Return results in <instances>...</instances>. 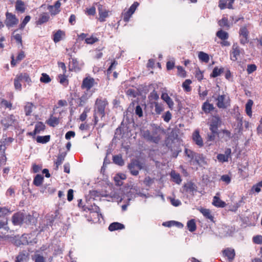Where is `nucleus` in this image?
<instances>
[{
    "instance_id": "f257e3e1",
    "label": "nucleus",
    "mask_w": 262,
    "mask_h": 262,
    "mask_svg": "<svg viewBox=\"0 0 262 262\" xmlns=\"http://www.w3.org/2000/svg\"><path fill=\"white\" fill-rule=\"evenodd\" d=\"M108 102L106 98L102 97H99L95 101L94 106V123L96 124L99 118H102L105 116V110L108 106Z\"/></svg>"
},
{
    "instance_id": "f03ea898",
    "label": "nucleus",
    "mask_w": 262,
    "mask_h": 262,
    "mask_svg": "<svg viewBox=\"0 0 262 262\" xmlns=\"http://www.w3.org/2000/svg\"><path fill=\"white\" fill-rule=\"evenodd\" d=\"M214 98L216 101V105L219 108L226 109L230 105V99L228 95H219Z\"/></svg>"
},
{
    "instance_id": "7ed1b4c3",
    "label": "nucleus",
    "mask_w": 262,
    "mask_h": 262,
    "mask_svg": "<svg viewBox=\"0 0 262 262\" xmlns=\"http://www.w3.org/2000/svg\"><path fill=\"white\" fill-rule=\"evenodd\" d=\"M144 164L138 160H134L128 165L131 174L133 176H137L139 170L143 168Z\"/></svg>"
},
{
    "instance_id": "20e7f679",
    "label": "nucleus",
    "mask_w": 262,
    "mask_h": 262,
    "mask_svg": "<svg viewBox=\"0 0 262 262\" xmlns=\"http://www.w3.org/2000/svg\"><path fill=\"white\" fill-rule=\"evenodd\" d=\"M25 218L30 220L32 216L30 215H25L21 212L14 213L12 216L13 224L14 225H20L24 222Z\"/></svg>"
},
{
    "instance_id": "39448f33",
    "label": "nucleus",
    "mask_w": 262,
    "mask_h": 262,
    "mask_svg": "<svg viewBox=\"0 0 262 262\" xmlns=\"http://www.w3.org/2000/svg\"><path fill=\"white\" fill-rule=\"evenodd\" d=\"M142 136L144 139L147 141L152 142L155 143H158L160 140V137L158 135L156 131L153 132L152 134H150L148 130H146L143 132Z\"/></svg>"
},
{
    "instance_id": "423d86ee",
    "label": "nucleus",
    "mask_w": 262,
    "mask_h": 262,
    "mask_svg": "<svg viewBox=\"0 0 262 262\" xmlns=\"http://www.w3.org/2000/svg\"><path fill=\"white\" fill-rule=\"evenodd\" d=\"M88 209L90 211L91 217L95 218L93 221L95 222H100V219L102 217V216L100 213L99 207L97 206L94 205L91 206Z\"/></svg>"
},
{
    "instance_id": "0eeeda50",
    "label": "nucleus",
    "mask_w": 262,
    "mask_h": 262,
    "mask_svg": "<svg viewBox=\"0 0 262 262\" xmlns=\"http://www.w3.org/2000/svg\"><path fill=\"white\" fill-rule=\"evenodd\" d=\"M16 122L15 117L13 115H8L1 120V123L4 127V130H6L9 127L14 125Z\"/></svg>"
},
{
    "instance_id": "6e6552de",
    "label": "nucleus",
    "mask_w": 262,
    "mask_h": 262,
    "mask_svg": "<svg viewBox=\"0 0 262 262\" xmlns=\"http://www.w3.org/2000/svg\"><path fill=\"white\" fill-rule=\"evenodd\" d=\"M95 84H97L95 79L90 77H88L83 79L82 84L81 88L82 89H85L87 92L91 91V89L93 88Z\"/></svg>"
},
{
    "instance_id": "1a4fd4ad",
    "label": "nucleus",
    "mask_w": 262,
    "mask_h": 262,
    "mask_svg": "<svg viewBox=\"0 0 262 262\" xmlns=\"http://www.w3.org/2000/svg\"><path fill=\"white\" fill-rule=\"evenodd\" d=\"M231 149L229 148L225 149V154H219L217 155L216 158L217 160L221 162L224 163L228 162L229 158H231Z\"/></svg>"
},
{
    "instance_id": "9d476101",
    "label": "nucleus",
    "mask_w": 262,
    "mask_h": 262,
    "mask_svg": "<svg viewBox=\"0 0 262 262\" xmlns=\"http://www.w3.org/2000/svg\"><path fill=\"white\" fill-rule=\"evenodd\" d=\"M223 255L226 257L230 262H232L235 256V252L232 248H227L222 251Z\"/></svg>"
},
{
    "instance_id": "9b49d317",
    "label": "nucleus",
    "mask_w": 262,
    "mask_h": 262,
    "mask_svg": "<svg viewBox=\"0 0 262 262\" xmlns=\"http://www.w3.org/2000/svg\"><path fill=\"white\" fill-rule=\"evenodd\" d=\"M98 11L99 13V20L101 22L105 21V18L108 16V11L102 5L98 4Z\"/></svg>"
},
{
    "instance_id": "f8f14e48",
    "label": "nucleus",
    "mask_w": 262,
    "mask_h": 262,
    "mask_svg": "<svg viewBox=\"0 0 262 262\" xmlns=\"http://www.w3.org/2000/svg\"><path fill=\"white\" fill-rule=\"evenodd\" d=\"M241 54V49L237 43H233L231 51L230 59L235 61L237 60L238 57Z\"/></svg>"
},
{
    "instance_id": "ddd939ff",
    "label": "nucleus",
    "mask_w": 262,
    "mask_h": 262,
    "mask_svg": "<svg viewBox=\"0 0 262 262\" xmlns=\"http://www.w3.org/2000/svg\"><path fill=\"white\" fill-rule=\"evenodd\" d=\"M220 122L219 117L214 116L212 118L209 125V129L212 133H217L218 126Z\"/></svg>"
},
{
    "instance_id": "4468645a",
    "label": "nucleus",
    "mask_w": 262,
    "mask_h": 262,
    "mask_svg": "<svg viewBox=\"0 0 262 262\" xmlns=\"http://www.w3.org/2000/svg\"><path fill=\"white\" fill-rule=\"evenodd\" d=\"M192 138L193 142L199 147H202L203 146V141L200 135L199 131L195 130L192 136Z\"/></svg>"
},
{
    "instance_id": "2eb2a0df",
    "label": "nucleus",
    "mask_w": 262,
    "mask_h": 262,
    "mask_svg": "<svg viewBox=\"0 0 262 262\" xmlns=\"http://www.w3.org/2000/svg\"><path fill=\"white\" fill-rule=\"evenodd\" d=\"M121 191L120 189L114 190L113 191L111 192L110 194L108 195L110 198H112V201H117V202H121L122 200L121 194Z\"/></svg>"
},
{
    "instance_id": "dca6fc26",
    "label": "nucleus",
    "mask_w": 262,
    "mask_h": 262,
    "mask_svg": "<svg viewBox=\"0 0 262 262\" xmlns=\"http://www.w3.org/2000/svg\"><path fill=\"white\" fill-rule=\"evenodd\" d=\"M7 19L8 23L7 25L9 26H13L17 24L18 22V19L16 17L15 15L11 13L7 12L6 14Z\"/></svg>"
},
{
    "instance_id": "f3484780",
    "label": "nucleus",
    "mask_w": 262,
    "mask_h": 262,
    "mask_svg": "<svg viewBox=\"0 0 262 262\" xmlns=\"http://www.w3.org/2000/svg\"><path fill=\"white\" fill-rule=\"evenodd\" d=\"M94 92L85 91L84 93L79 98V106H82L86 101L92 96Z\"/></svg>"
},
{
    "instance_id": "a211bd4d",
    "label": "nucleus",
    "mask_w": 262,
    "mask_h": 262,
    "mask_svg": "<svg viewBox=\"0 0 262 262\" xmlns=\"http://www.w3.org/2000/svg\"><path fill=\"white\" fill-rule=\"evenodd\" d=\"M185 191L191 194H194L196 191V186L192 182H188L184 185Z\"/></svg>"
},
{
    "instance_id": "6ab92c4d",
    "label": "nucleus",
    "mask_w": 262,
    "mask_h": 262,
    "mask_svg": "<svg viewBox=\"0 0 262 262\" xmlns=\"http://www.w3.org/2000/svg\"><path fill=\"white\" fill-rule=\"evenodd\" d=\"M15 10L23 13L26 10L25 3L23 0H16L15 5Z\"/></svg>"
},
{
    "instance_id": "aec40b11",
    "label": "nucleus",
    "mask_w": 262,
    "mask_h": 262,
    "mask_svg": "<svg viewBox=\"0 0 262 262\" xmlns=\"http://www.w3.org/2000/svg\"><path fill=\"white\" fill-rule=\"evenodd\" d=\"M219 25L223 28L228 29L232 26L231 23L226 16H223L221 19L218 21Z\"/></svg>"
},
{
    "instance_id": "412c9836",
    "label": "nucleus",
    "mask_w": 262,
    "mask_h": 262,
    "mask_svg": "<svg viewBox=\"0 0 262 262\" xmlns=\"http://www.w3.org/2000/svg\"><path fill=\"white\" fill-rule=\"evenodd\" d=\"M161 99L167 103L169 108L171 110L173 108L174 105L173 101L167 93H163L161 95Z\"/></svg>"
},
{
    "instance_id": "4be33fe9",
    "label": "nucleus",
    "mask_w": 262,
    "mask_h": 262,
    "mask_svg": "<svg viewBox=\"0 0 262 262\" xmlns=\"http://www.w3.org/2000/svg\"><path fill=\"white\" fill-rule=\"evenodd\" d=\"M64 32L63 31L59 30L53 35V39L54 42L57 43L61 40L64 38Z\"/></svg>"
},
{
    "instance_id": "5701e85b",
    "label": "nucleus",
    "mask_w": 262,
    "mask_h": 262,
    "mask_svg": "<svg viewBox=\"0 0 262 262\" xmlns=\"http://www.w3.org/2000/svg\"><path fill=\"white\" fill-rule=\"evenodd\" d=\"M125 228L124 225L118 222H114L111 224L108 227V229L111 231L117 230H121Z\"/></svg>"
},
{
    "instance_id": "b1692460",
    "label": "nucleus",
    "mask_w": 262,
    "mask_h": 262,
    "mask_svg": "<svg viewBox=\"0 0 262 262\" xmlns=\"http://www.w3.org/2000/svg\"><path fill=\"white\" fill-rule=\"evenodd\" d=\"M202 108L205 113L208 114L213 111L214 107L212 104L206 101L203 104Z\"/></svg>"
},
{
    "instance_id": "393cba45",
    "label": "nucleus",
    "mask_w": 262,
    "mask_h": 262,
    "mask_svg": "<svg viewBox=\"0 0 262 262\" xmlns=\"http://www.w3.org/2000/svg\"><path fill=\"white\" fill-rule=\"evenodd\" d=\"M212 204L215 207L223 208L226 206V203L221 200L218 196H214L213 199Z\"/></svg>"
},
{
    "instance_id": "a878e982",
    "label": "nucleus",
    "mask_w": 262,
    "mask_h": 262,
    "mask_svg": "<svg viewBox=\"0 0 262 262\" xmlns=\"http://www.w3.org/2000/svg\"><path fill=\"white\" fill-rule=\"evenodd\" d=\"M194 160L196 162V163L198 165L201 166L207 164V161L205 158L203 156V155H201L199 154L196 153Z\"/></svg>"
},
{
    "instance_id": "bb28decb",
    "label": "nucleus",
    "mask_w": 262,
    "mask_h": 262,
    "mask_svg": "<svg viewBox=\"0 0 262 262\" xmlns=\"http://www.w3.org/2000/svg\"><path fill=\"white\" fill-rule=\"evenodd\" d=\"M45 129V125L43 123L41 122H37L35 125V129L33 132L31 134L32 135H36L37 134L39 133L41 131H43Z\"/></svg>"
},
{
    "instance_id": "cd10ccee",
    "label": "nucleus",
    "mask_w": 262,
    "mask_h": 262,
    "mask_svg": "<svg viewBox=\"0 0 262 262\" xmlns=\"http://www.w3.org/2000/svg\"><path fill=\"white\" fill-rule=\"evenodd\" d=\"M199 210L206 218L210 220L211 221H213V216L212 215L211 211L209 209L202 208Z\"/></svg>"
},
{
    "instance_id": "c85d7f7f",
    "label": "nucleus",
    "mask_w": 262,
    "mask_h": 262,
    "mask_svg": "<svg viewBox=\"0 0 262 262\" xmlns=\"http://www.w3.org/2000/svg\"><path fill=\"white\" fill-rule=\"evenodd\" d=\"M198 58L200 61L205 63H208L209 61V56L208 54L203 51L199 52Z\"/></svg>"
},
{
    "instance_id": "c756f323",
    "label": "nucleus",
    "mask_w": 262,
    "mask_h": 262,
    "mask_svg": "<svg viewBox=\"0 0 262 262\" xmlns=\"http://www.w3.org/2000/svg\"><path fill=\"white\" fill-rule=\"evenodd\" d=\"M216 35L222 40H227L229 38V34L222 29L216 32Z\"/></svg>"
},
{
    "instance_id": "7c9ffc66",
    "label": "nucleus",
    "mask_w": 262,
    "mask_h": 262,
    "mask_svg": "<svg viewBox=\"0 0 262 262\" xmlns=\"http://www.w3.org/2000/svg\"><path fill=\"white\" fill-rule=\"evenodd\" d=\"M253 102L251 99H249L246 104V112L248 116L251 117L252 116V106L253 105Z\"/></svg>"
},
{
    "instance_id": "2f4dec72",
    "label": "nucleus",
    "mask_w": 262,
    "mask_h": 262,
    "mask_svg": "<svg viewBox=\"0 0 262 262\" xmlns=\"http://www.w3.org/2000/svg\"><path fill=\"white\" fill-rule=\"evenodd\" d=\"M17 75L21 81L24 80L28 84L30 85L32 81L28 74L26 73H21Z\"/></svg>"
},
{
    "instance_id": "473e14b6",
    "label": "nucleus",
    "mask_w": 262,
    "mask_h": 262,
    "mask_svg": "<svg viewBox=\"0 0 262 262\" xmlns=\"http://www.w3.org/2000/svg\"><path fill=\"white\" fill-rule=\"evenodd\" d=\"M47 123L50 126L54 127L59 123V120L56 117L51 116L50 118L47 120Z\"/></svg>"
},
{
    "instance_id": "72a5a7b5",
    "label": "nucleus",
    "mask_w": 262,
    "mask_h": 262,
    "mask_svg": "<svg viewBox=\"0 0 262 262\" xmlns=\"http://www.w3.org/2000/svg\"><path fill=\"white\" fill-rule=\"evenodd\" d=\"M187 227L189 231L192 232L196 229V224L194 219H191L187 222Z\"/></svg>"
},
{
    "instance_id": "f704fd0d",
    "label": "nucleus",
    "mask_w": 262,
    "mask_h": 262,
    "mask_svg": "<svg viewBox=\"0 0 262 262\" xmlns=\"http://www.w3.org/2000/svg\"><path fill=\"white\" fill-rule=\"evenodd\" d=\"M43 177L42 175L41 174H37L34 179V180H33V184L34 185L36 186H40L42 182H43Z\"/></svg>"
},
{
    "instance_id": "c9c22d12",
    "label": "nucleus",
    "mask_w": 262,
    "mask_h": 262,
    "mask_svg": "<svg viewBox=\"0 0 262 262\" xmlns=\"http://www.w3.org/2000/svg\"><path fill=\"white\" fill-rule=\"evenodd\" d=\"M66 156V153H61L58 156L57 159L55 162L56 169H57L58 168V166L62 164Z\"/></svg>"
},
{
    "instance_id": "e433bc0d",
    "label": "nucleus",
    "mask_w": 262,
    "mask_h": 262,
    "mask_svg": "<svg viewBox=\"0 0 262 262\" xmlns=\"http://www.w3.org/2000/svg\"><path fill=\"white\" fill-rule=\"evenodd\" d=\"M170 176L173 179V181L177 184H179L181 182L182 180L180 174L176 173L174 171H172L171 172Z\"/></svg>"
},
{
    "instance_id": "4c0bfd02",
    "label": "nucleus",
    "mask_w": 262,
    "mask_h": 262,
    "mask_svg": "<svg viewBox=\"0 0 262 262\" xmlns=\"http://www.w3.org/2000/svg\"><path fill=\"white\" fill-rule=\"evenodd\" d=\"M50 136L49 135L44 136H37L36 138V141L38 143L45 144L50 141Z\"/></svg>"
},
{
    "instance_id": "58836bf2",
    "label": "nucleus",
    "mask_w": 262,
    "mask_h": 262,
    "mask_svg": "<svg viewBox=\"0 0 262 262\" xmlns=\"http://www.w3.org/2000/svg\"><path fill=\"white\" fill-rule=\"evenodd\" d=\"M185 154L186 156L190 159V160L191 161L194 159V158L195 157V155L196 153L193 152L191 150L185 148Z\"/></svg>"
},
{
    "instance_id": "ea45409f",
    "label": "nucleus",
    "mask_w": 262,
    "mask_h": 262,
    "mask_svg": "<svg viewBox=\"0 0 262 262\" xmlns=\"http://www.w3.org/2000/svg\"><path fill=\"white\" fill-rule=\"evenodd\" d=\"M49 15L47 13L42 14L38 20L37 21L38 25H41L47 22L49 19Z\"/></svg>"
},
{
    "instance_id": "a19ab883",
    "label": "nucleus",
    "mask_w": 262,
    "mask_h": 262,
    "mask_svg": "<svg viewBox=\"0 0 262 262\" xmlns=\"http://www.w3.org/2000/svg\"><path fill=\"white\" fill-rule=\"evenodd\" d=\"M33 105L31 103L28 102L25 106V112L26 116H30L32 112Z\"/></svg>"
},
{
    "instance_id": "79ce46f5",
    "label": "nucleus",
    "mask_w": 262,
    "mask_h": 262,
    "mask_svg": "<svg viewBox=\"0 0 262 262\" xmlns=\"http://www.w3.org/2000/svg\"><path fill=\"white\" fill-rule=\"evenodd\" d=\"M113 162L119 165L122 166L124 164V161L122 159V156L120 155H116L113 157Z\"/></svg>"
},
{
    "instance_id": "37998d69",
    "label": "nucleus",
    "mask_w": 262,
    "mask_h": 262,
    "mask_svg": "<svg viewBox=\"0 0 262 262\" xmlns=\"http://www.w3.org/2000/svg\"><path fill=\"white\" fill-rule=\"evenodd\" d=\"M27 255L24 252L19 253L16 257L15 262H24L26 260Z\"/></svg>"
},
{
    "instance_id": "c03bdc74",
    "label": "nucleus",
    "mask_w": 262,
    "mask_h": 262,
    "mask_svg": "<svg viewBox=\"0 0 262 262\" xmlns=\"http://www.w3.org/2000/svg\"><path fill=\"white\" fill-rule=\"evenodd\" d=\"M223 71H224L223 68L219 69L217 67H215L213 69L212 73L211 74V76L213 78L219 76V75H220V74L222 72H223Z\"/></svg>"
},
{
    "instance_id": "a18cd8bd",
    "label": "nucleus",
    "mask_w": 262,
    "mask_h": 262,
    "mask_svg": "<svg viewBox=\"0 0 262 262\" xmlns=\"http://www.w3.org/2000/svg\"><path fill=\"white\" fill-rule=\"evenodd\" d=\"M155 107V112L157 115H160L164 111V107L162 104L155 102L154 103Z\"/></svg>"
},
{
    "instance_id": "49530a36",
    "label": "nucleus",
    "mask_w": 262,
    "mask_h": 262,
    "mask_svg": "<svg viewBox=\"0 0 262 262\" xmlns=\"http://www.w3.org/2000/svg\"><path fill=\"white\" fill-rule=\"evenodd\" d=\"M40 81L45 83H48L51 81L50 76L46 73H42L40 78Z\"/></svg>"
},
{
    "instance_id": "de8ad7c7",
    "label": "nucleus",
    "mask_w": 262,
    "mask_h": 262,
    "mask_svg": "<svg viewBox=\"0 0 262 262\" xmlns=\"http://www.w3.org/2000/svg\"><path fill=\"white\" fill-rule=\"evenodd\" d=\"M21 80L18 77V75H17L14 79V84L16 90L20 91L21 89V84L20 81Z\"/></svg>"
},
{
    "instance_id": "09e8293b",
    "label": "nucleus",
    "mask_w": 262,
    "mask_h": 262,
    "mask_svg": "<svg viewBox=\"0 0 262 262\" xmlns=\"http://www.w3.org/2000/svg\"><path fill=\"white\" fill-rule=\"evenodd\" d=\"M261 187H262V181L257 183L255 185H254L251 188V191L253 192H255L256 193H259L260 191Z\"/></svg>"
},
{
    "instance_id": "8fccbe9b",
    "label": "nucleus",
    "mask_w": 262,
    "mask_h": 262,
    "mask_svg": "<svg viewBox=\"0 0 262 262\" xmlns=\"http://www.w3.org/2000/svg\"><path fill=\"white\" fill-rule=\"evenodd\" d=\"M191 83V81L190 79H186L182 84V87L186 92H190L191 88L190 84Z\"/></svg>"
},
{
    "instance_id": "3c124183",
    "label": "nucleus",
    "mask_w": 262,
    "mask_h": 262,
    "mask_svg": "<svg viewBox=\"0 0 262 262\" xmlns=\"http://www.w3.org/2000/svg\"><path fill=\"white\" fill-rule=\"evenodd\" d=\"M12 211L10 210V208L7 207H1L0 206V214L2 216H5L10 214Z\"/></svg>"
},
{
    "instance_id": "603ef678",
    "label": "nucleus",
    "mask_w": 262,
    "mask_h": 262,
    "mask_svg": "<svg viewBox=\"0 0 262 262\" xmlns=\"http://www.w3.org/2000/svg\"><path fill=\"white\" fill-rule=\"evenodd\" d=\"M99 40L98 38L92 35L90 37L85 38V42L87 44L92 45Z\"/></svg>"
},
{
    "instance_id": "864d4df0",
    "label": "nucleus",
    "mask_w": 262,
    "mask_h": 262,
    "mask_svg": "<svg viewBox=\"0 0 262 262\" xmlns=\"http://www.w3.org/2000/svg\"><path fill=\"white\" fill-rule=\"evenodd\" d=\"M178 75L181 77H185L186 76V72L183 68L181 66H178Z\"/></svg>"
},
{
    "instance_id": "5fc2aeb1",
    "label": "nucleus",
    "mask_w": 262,
    "mask_h": 262,
    "mask_svg": "<svg viewBox=\"0 0 262 262\" xmlns=\"http://www.w3.org/2000/svg\"><path fill=\"white\" fill-rule=\"evenodd\" d=\"M58 79L60 83L63 85L68 84V80L67 77L64 74H60L58 75Z\"/></svg>"
},
{
    "instance_id": "6e6d98bb",
    "label": "nucleus",
    "mask_w": 262,
    "mask_h": 262,
    "mask_svg": "<svg viewBox=\"0 0 262 262\" xmlns=\"http://www.w3.org/2000/svg\"><path fill=\"white\" fill-rule=\"evenodd\" d=\"M171 114L169 111L166 112L165 114L162 116L164 121L166 122H168L171 119Z\"/></svg>"
},
{
    "instance_id": "4d7b16f0",
    "label": "nucleus",
    "mask_w": 262,
    "mask_h": 262,
    "mask_svg": "<svg viewBox=\"0 0 262 262\" xmlns=\"http://www.w3.org/2000/svg\"><path fill=\"white\" fill-rule=\"evenodd\" d=\"M48 9L49 10V11H50V12L52 15H55L59 12V11H58L57 10H56L55 7H54V5L53 6H52V5L49 6L48 7Z\"/></svg>"
},
{
    "instance_id": "13d9d810",
    "label": "nucleus",
    "mask_w": 262,
    "mask_h": 262,
    "mask_svg": "<svg viewBox=\"0 0 262 262\" xmlns=\"http://www.w3.org/2000/svg\"><path fill=\"white\" fill-rule=\"evenodd\" d=\"M256 66L255 64H249L247 66V73L250 74L256 71Z\"/></svg>"
},
{
    "instance_id": "bf43d9fd",
    "label": "nucleus",
    "mask_w": 262,
    "mask_h": 262,
    "mask_svg": "<svg viewBox=\"0 0 262 262\" xmlns=\"http://www.w3.org/2000/svg\"><path fill=\"white\" fill-rule=\"evenodd\" d=\"M134 13L129 11V10H127L125 13L124 14L123 16V20L125 22H127L129 21L130 17Z\"/></svg>"
},
{
    "instance_id": "052dcab7",
    "label": "nucleus",
    "mask_w": 262,
    "mask_h": 262,
    "mask_svg": "<svg viewBox=\"0 0 262 262\" xmlns=\"http://www.w3.org/2000/svg\"><path fill=\"white\" fill-rule=\"evenodd\" d=\"M239 35L240 36H248V31L246 27H242L239 29Z\"/></svg>"
},
{
    "instance_id": "680f3d73",
    "label": "nucleus",
    "mask_w": 262,
    "mask_h": 262,
    "mask_svg": "<svg viewBox=\"0 0 262 262\" xmlns=\"http://www.w3.org/2000/svg\"><path fill=\"white\" fill-rule=\"evenodd\" d=\"M135 114L139 117H141L143 116V111L141 107L138 105L135 108Z\"/></svg>"
},
{
    "instance_id": "e2e57ef3",
    "label": "nucleus",
    "mask_w": 262,
    "mask_h": 262,
    "mask_svg": "<svg viewBox=\"0 0 262 262\" xmlns=\"http://www.w3.org/2000/svg\"><path fill=\"white\" fill-rule=\"evenodd\" d=\"M253 241L254 243L257 244H261L262 243V236L256 235L253 238Z\"/></svg>"
},
{
    "instance_id": "0e129e2a",
    "label": "nucleus",
    "mask_w": 262,
    "mask_h": 262,
    "mask_svg": "<svg viewBox=\"0 0 262 262\" xmlns=\"http://www.w3.org/2000/svg\"><path fill=\"white\" fill-rule=\"evenodd\" d=\"M227 0H220L219 7L221 9H224L227 7Z\"/></svg>"
},
{
    "instance_id": "69168bd1",
    "label": "nucleus",
    "mask_w": 262,
    "mask_h": 262,
    "mask_svg": "<svg viewBox=\"0 0 262 262\" xmlns=\"http://www.w3.org/2000/svg\"><path fill=\"white\" fill-rule=\"evenodd\" d=\"M1 105L4 106L6 108H9L10 109L12 107V103L4 99L2 100Z\"/></svg>"
},
{
    "instance_id": "338daca9",
    "label": "nucleus",
    "mask_w": 262,
    "mask_h": 262,
    "mask_svg": "<svg viewBox=\"0 0 262 262\" xmlns=\"http://www.w3.org/2000/svg\"><path fill=\"white\" fill-rule=\"evenodd\" d=\"M221 179L226 184H229L231 182V178L227 174L222 176Z\"/></svg>"
},
{
    "instance_id": "774afa93",
    "label": "nucleus",
    "mask_w": 262,
    "mask_h": 262,
    "mask_svg": "<svg viewBox=\"0 0 262 262\" xmlns=\"http://www.w3.org/2000/svg\"><path fill=\"white\" fill-rule=\"evenodd\" d=\"M35 262H45V258L39 254H36L34 256Z\"/></svg>"
}]
</instances>
